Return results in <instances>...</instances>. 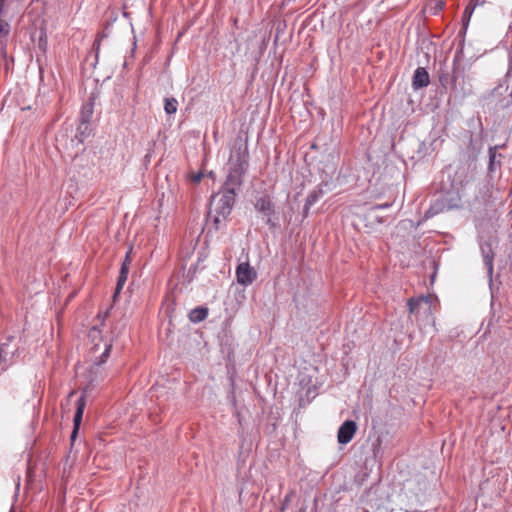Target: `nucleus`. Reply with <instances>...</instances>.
<instances>
[{"mask_svg": "<svg viewBox=\"0 0 512 512\" xmlns=\"http://www.w3.org/2000/svg\"><path fill=\"white\" fill-rule=\"evenodd\" d=\"M236 278L239 284L247 286L256 280L257 272L248 262H242L236 268Z\"/></svg>", "mask_w": 512, "mask_h": 512, "instance_id": "3", "label": "nucleus"}, {"mask_svg": "<svg viewBox=\"0 0 512 512\" xmlns=\"http://www.w3.org/2000/svg\"><path fill=\"white\" fill-rule=\"evenodd\" d=\"M357 431V424L353 420L345 421L339 428L337 440L340 444L349 443Z\"/></svg>", "mask_w": 512, "mask_h": 512, "instance_id": "4", "label": "nucleus"}, {"mask_svg": "<svg viewBox=\"0 0 512 512\" xmlns=\"http://www.w3.org/2000/svg\"><path fill=\"white\" fill-rule=\"evenodd\" d=\"M472 10H473V8H470V6H467V7H466V9H465L464 14H465V15H466V14H469V16H470V15H471V13H472Z\"/></svg>", "mask_w": 512, "mask_h": 512, "instance_id": "19", "label": "nucleus"}, {"mask_svg": "<svg viewBox=\"0 0 512 512\" xmlns=\"http://www.w3.org/2000/svg\"><path fill=\"white\" fill-rule=\"evenodd\" d=\"M425 305L427 309L430 308L429 297L411 298L408 301V308L410 314H419L422 306Z\"/></svg>", "mask_w": 512, "mask_h": 512, "instance_id": "7", "label": "nucleus"}, {"mask_svg": "<svg viewBox=\"0 0 512 512\" xmlns=\"http://www.w3.org/2000/svg\"><path fill=\"white\" fill-rule=\"evenodd\" d=\"M111 349H112V344L106 342L104 344L103 351L101 352L99 357L96 358L93 365L91 366V371H94V370L96 371L102 364H104L107 361V359L110 355Z\"/></svg>", "mask_w": 512, "mask_h": 512, "instance_id": "9", "label": "nucleus"}, {"mask_svg": "<svg viewBox=\"0 0 512 512\" xmlns=\"http://www.w3.org/2000/svg\"><path fill=\"white\" fill-rule=\"evenodd\" d=\"M207 315L208 311L206 308H196L191 311L189 317L193 322H201L207 317Z\"/></svg>", "mask_w": 512, "mask_h": 512, "instance_id": "10", "label": "nucleus"}, {"mask_svg": "<svg viewBox=\"0 0 512 512\" xmlns=\"http://www.w3.org/2000/svg\"><path fill=\"white\" fill-rule=\"evenodd\" d=\"M235 192L222 191L214 195L211 200V213L214 212V222L217 224L225 220L231 213L235 203Z\"/></svg>", "mask_w": 512, "mask_h": 512, "instance_id": "2", "label": "nucleus"}, {"mask_svg": "<svg viewBox=\"0 0 512 512\" xmlns=\"http://www.w3.org/2000/svg\"><path fill=\"white\" fill-rule=\"evenodd\" d=\"M178 109V101L175 98H165L164 110L167 114H175Z\"/></svg>", "mask_w": 512, "mask_h": 512, "instance_id": "11", "label": "nucleus"}, {"mask_svg": "<svg viewBox=\"0 0 512 512\" xmlns=\"http://www.w3.org/2000/svg\"><path fill=\"white\" fill-rule=\"evenodd\" d=\"M75 394V391H71L69 394V398L72 397Z\"/></svg>", "mask_w": 512, "mask_h": 512, "instance_id": "24", "label": "nucleus"}, {"mask_svg": "<svg viewBox=\"0 0 512 512\" xmlns=\"http://www.w3.org/2000/svg\"><path fill=\"white\" fill-rule=\"evenodd\" d=\"M430 82L429 74L423 67H418L413 76L412 86L414 89H419L428 86Z\"/></svg>", "mask_w": 512, "mask_h": 512, "instance_id": "6", "label": "nucleus"}, {"mask_svg": "<svg viewBox=\"0 0 512 512\" xmlns=\"http://www.w3.org/2000/svg\"><path fill=\"white\" fill-rule=\"evenodd\" d=\"M459 171L461 172V174H465L466 169L464 167H461V168H459Z\"/></svg>", "mask_w": 512, "mask_h": 512, "instance_id": "21", "label": "nucleus"}, {"mask_svg": "<svg viewBox=\"0 0 512 512\" xmlns=\"http://www.w3.org/2000/svg\"><path fill=\"white\" fill-rule=\"evenodd\" d=\"M85 405H86L85 395H82L77 401V409H76V413L74 415V430L72 433V437H74V435H76V433L78 431L79 425L82 421Z\"/></svg>", "mask_w": 512, "mask_h": 512, "instance_id": "8", "label": "nucleus"}, {"mask_svg": "<svg viewBox=\"0 0 512 512\" xmlns=\"http://www.w3.org/2000/svg\"><path fill=\"white\" fill-rule=\"evenodd\" d=\"M123 263H127V264H128V266H130V263H131L130 251L126 254V256H125V259H124Z\"/></svg>", "mask_w": 512, "mask_h": 512, "instance_id": "16", "label": "nucleus"}, {"mask_svg": "<svg viewBox=\"0 0 512 512\" xmlns=\"http://www.w3.org/2000/svg\"><path fill=\"white\" fill-rule=\"evenodd\" d=\"M247 152L240 149L230 157V168L223 190L227 192H235L243 183V176L247 168Z\"/></svg>", "mask_w": 512, "mask_h": 512, "instance_id": "1", "label": "nucleus"}, {"mask_svg": "<svg viewBox=\"0 0 512 512\" xmlns=\"http://www.w3.org/2000/svg\"><path fill=\"white\" fill-rule=\"evenodd\" d=\"M445 0H428V5L433 14H438L445 7Z\"/></svg>", "mask_w": 512, "mask_h": 512, "instance_id": "12", "label": "nucleus"}, {"mask_svg": "<svg viewBox=\"0 0 512 512\" xmlns=\"http://www.w3.org/2000/svg\"><path fill=\"white\" fill-rule=\"evenodd\" d=\"M120 273L124 274V275H128V273H129V266H128L127 263H122V266H121V269H120Z\"/></svg>", "mask_w": 512, "mask_h": 512, "instance_id": "14", "label": "nucleus"}, {"mask_svg": "<svg viewBox=\"0 0 512 512\" xmlns=\"http://www.w3.org/2000/svg\"><path fill=\"white\" fill-rule=\"evenodd\" d=\"M4 356H3V349L2 347L0 346V365H2V363L4 362Z\"/></svg>", "mask_w": 512, "mask_h": 512, "instance_id": "17", "label": "nucleus"}, {"mask_svg": "<svg viewBox=\"0 0 512 512\" xmlns=\"http://www.w3.org/2000/svg\"><path fill=\"white\" fill-rule=\"evenodd\" d=\"M387 207H389V204H382V205L374 206V209H382V208H387Z\"/></svg>", "mask_w": 512, "mask_h": 512, "instance_id": "18", "label": "nucleus"}, {"mask_svg": "<svg viewBox=\"0 0 512 512\" xmlns=\"http://www.w3.org/2000/svg\"><path fill=\"white\" fill-rule=\"evenodd\" d=\"M297 512H306V508H305V507H302V508H300V509H299V511H297Z\"/></svg>", "mask_w": 512, "mask_h": 512, "instance_id": "22", "label": "nucleus"}, {"mask_svg": "<svg viewBox=\"0 0 512 512\" xmlns=\"http://www.w3.org/2000/svg\"><path fill=\"white\" fill-rule=\"evenodd\" d=\"M98 351V345H95L92 349H91V352L92 353H95Z\"/></svg>", "mask_w": 512, "mask_h": 512, "instance_id": "20", "label": "nucleus"}, {"mask_svg": "<svg viewBox=\"0 0 512 512\" xmlns=\"http://www.w3.org/2000/svg\"><path fill=\"white\" fill-rule=\"evenodd\" d=\"M255 209L267 218V223L271 222V216L274 214V205L269 196L263 195L256 199Z\"/></svg>", "mask_w": 512, "mask_h": 512, "instance_id": "5", "label": "nucleus"}, {"mask_svg": "<svg viewBox=\"0 0 512 512\" xmlns=\"http://www.w3.org/2000/svg\"><path fill=\"white\" fill-rule=\"evenodd\" d=\"M286 509V504H283L281 507V511H284Z\"/></svg>", "mask_w": 512, "mask_h": 512, "instance_id": "23", "label": "nucleus"}, {"mask_svg": "<svg viewBox=\"0 0 512 512\" xmlns=\"http://www.w3.org/2000/svg\"><path fill=\"white\" fill-rule=\"evenodd\" d=\"M127 277H128V275L119 273L117 285H116V289H115V294H118L122 290L124 284L126 283Z\"/></svg>", "mask_w": 512, "mask_h": 512, "instance_id": "13", "label": "nucleus"}, {"mask_svg": "<svg viewBox=\"0 0 512 512\" xmlns=\"http://www.w3.org/2000/svg\"><path fill=\"white\" fill-rule=\"evenodd\" d=\"M201 179H202V174H201V173H198V174H196V175H194V176L192 177V181H193V182H195V183L200 182V181H201Z\"/></svg>", "mask_w": 512, "mask_h": 512, "instance_id": "15", "label": "nucleus"}]
</instances>
